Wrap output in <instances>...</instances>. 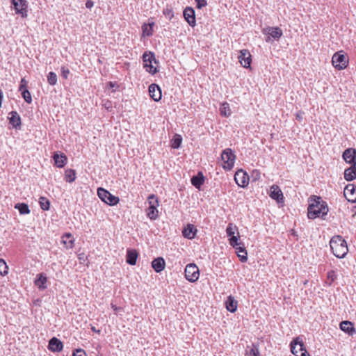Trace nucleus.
Masks as SVG:
<instances>
[{
    "mask_svg": "<svg viewBox=\"0 0 356 356\" xmlns=\"http://www.w3.org/2000/svg\"><path fill=\"white\" fill-rule=\"evenodd\" d=\"M9 123L14 128H20L21 127V118L19 114L15 111H12L9 113L8 116Z\"/></svg>",
    "mask_w": 356,
    "mask_h": 356,
    "instance_id": "nucleus-21",
    "label": "nucleus"
},
{
    "mask_svg": "<svg viewBox=\"0 0 356 356\" xmlns=\"http://www.w3.org/2000/svg\"><path fill=\"white\" fill-rule=\"evenodd\" d=\"M63 345L60 340L53 337L49 341L48 348L52 352H60L63 350Z\"/></svg>",
    "mask_w": 356,
    "mask_h": 356,
    "instance_id": "nucleus-19",
    "label": "nucleus"
},
{
    "mask_svg": "<svg viewBox=\"0 0 356 356\" xmlns=\"http://www.w3.org/2000/svg\"><path fill=\"white\" fill-rule=\"evenodd\" d=\"M60 70H61V75H62V76L64 79H67L68 78L69 74H70V70L67 67H65V66H62Z\"/></svg>",
    "mask_w": 356,
    "mask_h": 356,
    "instance_id": "nucleus-45",
    "label": "nucleus"
},
{
    "mask_svg": "<svg viewBox=\"0 0 356 356\" xmlns=\"http://www.w3.org/2000/svg\"><path fill=\"white\" fill-rule=\"evenodd\" d=\"M143 67L151 74H155L157 72V67H154L152 63H157L154 54L151 51H146L143 55Z\"/></svg>",
    "mask_w": 356,
    "mask_h": 356,
    "instance_id": "nucleus-3",
    "label": "nucleus"
},
{
    "mask_svg": "<svg viewBox=\"0 0 356 356\" xmlns=\"http://www.w3.org/2000/svg\"><path fill=\"white\" fill-rule=\"evenodd\" d=\"M62 243L66 248H72L74 243V238L70 233H65L62 236Z\"/></svg>",
    "mask_w": 356,
    "mask_h": 356,
    "instance_id": "nucleus-28",
    "label": "nucleus"
},
{
    "mask_svg": "<svg viewBox=\"0 0 356 356\" xmlns=\"http://www.w3.org/2000/svg\"><path fill=\"white\" fill-rule=\"evenodd\" d=\"M97 195L104 202L111 206L116 205L120 201L118 197L113 195L103 188H99L97 189Z\"/></svg>",
    "mask_w": 356,
    "mask_h": 356,
    "instance_id": "nucleus-6",
    "label": "nucleus"
},
{
    "mask_svg": "<svg viewBox=\"0 0 356 356\" xmlns=\"http://www.w3.org/2000/svg\"><path fill=\"white\" fill-rule=\"evenodd\" d=\"M109 86L111 87H114L115 86V83L111 81V82H109Z\"/></svg>",
    "mask_w": 356,
    "mask_h": 356,
    "instance_id": "nucleus-58",
    "label": "nucleus"
},
{
    "mask_svg": "<svg viewBox=\"0 0 356 356\" xmlns=\"http://www.w3.org/2000/svg\"><path fill=\"white\" fill-rule=\"evenodd\" d=\"M238 60L243 67L248 68L251 64V54L247 49H242L240 51V54L238 56Z\"/></svg>",
    "mask_w": 356,
    "mask_h": 356,
    "instance_id": "nucleus-12",
    "label": "nucleus"
},
{
    "mask_svg": "<svg viewBox=\"0 0 356 356\" xmlns=\"http://www.w3.org/2000/svg\"><path fill=\"white\" fill-rule=\"evenodd\" d=\"M270 197L272 199L275 200L277 202H282L284 198L282 191L276 185H273L271 186Z\"/></svg>",
    "mask_w": 356,
    "mask_h": 356,
    "instance_id": "nucleus-20",
    "label": "nucleus"
},
{
    "mask_svg": "<svg viewBox=\"0 0 356 356\" xmlns=\"http://www.w3.org/2000/svg\"><path fill=\"white\" fill-rule=\"evenodd\" d=\"M248 354L249 356H260L259 345L257 343H252Z\"/></svg>",
    "mask_w": 356,
    "mask_h": 356,
    "instance_id": "nucleus-35",
    "label": "nucleus"
},
{
    "mask_svg": "<svg viewBox=\"0 0 356 356\" xmlns=\"http://www.w3.org/2000/svg\"><path fill=\"white\" fill-rule=\"evenodd\" d=\"M182 138L180 135L176 134L171 140V147L173 149H178L181 143Z\"/></svg>",
    "mask_w": 356,
    "mask_h": 356,
    "instance_id": "nucleus-33",
    "label": "nucleus"
},
{
    "mask_svg": "<svg viewBox=\"0 0 356 356\" xmlns=\"http://www.w3.org/2000/svg\"><path fill=\"white\" fill-rule=\"evenodd\" d=\"M30 213V210L29 209V206L24 203V214H28Z\"/></svg>",
    "mask_w": 356,
    "mask_h": 356,
    "instance_id": "nucleus-51",
    "label": "nucleus"
},
{
    "mask_svg": "<svg viewBox=\"0 0 356 356\" xmlns=\"http://www.w3.org/2000/svg\"><path fill=\"white\" fill-rule=\"evenodd\" d=\"M8 273V266L3 259H0V274L5 275Z\"/></svg>",
    "mask_w": 356,
    "mask_h": 356,
    "instance_id": "nucleus-40",
    "label": "nucleus"
},
{
    "mask_svg": "<svg viewBox=\"0 0 356 356\" xmlns=\"http://www.w3.org/2000/svg\"><path fill=\"white\" fill-rule=\"evenodd\" d=\"M78 258H79V260L83 263L86 261V259H87V257L85 255L84 253H81L78 255Z\"/></svg>",
    "mask_w": 356,
    "mask_h": 356,
    "instance_id": "nucleus-48",
    "label": "nucleus"
},
{
    "mask_svg": "<svg viewBox=\"0 0 356 356\" xmlns=\"http://www.w3.org/2000/svg\"><path fill=\"white\" fill-rule=\"evenodd\" d=\"M53 159L55 162V165L58 168H63L65 165L67 158L64 154H58L55 153L53 156Z\"/></svg>",
    "mask_w": 356,
    "mask_h": 356,
    "instance_id": "nucleus-24",
    "label": "nucleus"
},
{
    "mask_svg": "<svg viewBox=\"0 0 356 356\" xmlns=\"http://www.w3.org/2000/svg\"><path fill=\"white\" fill-rule=\"evenodd\" d=\"M112 309L117 313L119 310L121 309L120 307H117L116 305L111 304Z\"/></svg>",
    "mask_w": 356,
    "mask_h": 356,
    "instance_id": "nucleus-53",
    "label": "nucleus"
},
{
    "mask_svg": "<svg viewBox=\"0 0 356 356\" xmlns=\"http://www.w3.org/2000/svg\"><path fill=\"white\" fill-rule=\"evenodd\" d=\"M330 246L334 255L338 258L345 257L348 252L347 243L341 236H334L330 241Z\"/></svg>",
    "mask_w": 356,
    "mask_h": 356,
    "instance_id": "nucleus-2",
    "label": "nucleus"
},
{
    "mask_svg": "<svg viewBox=\"0 0 356 356\" xmlns=\"http://www.w3.org/2000/svg\"><path fill=\"white\" fill-rule=\"evenodd\" d=\"M339 327L343 332L347 333L350 336H353L356 333L353 323L349 321H343L341 322Z\"/></svg>",
    "mask_w": 356,
    "mask_h": 356,
    "instance_id": "nucleus-17",
    "label": "nucleus"
},
{
    "mask_svg": "<svg viewBox=\"0 0 356 356\" xmlns=\"http://www.w3.org/2000/svg\"><path fill=\"white\" fill-rule=\"evenodd\" d=\"M2 97H3L2 92L0 90V106H1Z\"/></svg>",
    "mask_w": 356,
    "mask_h": 356,
    "instance_id": "nucleus-56",
    "label": "nucleus"
},
{
    "mask_svg": "<svg viewBox=\"0 0 356 356\" xmlns=\"http://www.w3.org/2000/svg\"><path fill=\"white\" fill-rule=\"evenodd\" d=\"M24 100L30 104L32 102L31 95L29 91L25 88V86L24 85Z\"/></svg>",
    "mask_w": 356,
    "mask_h": 356,
    "instance_id": "nucleus-44",
    "label": "nucleus"
},
{
    "mask_svg": "<svg viewBox=\"0 0 356 356\" xmlns=\"http://www.w3.org/2000/svg\"><path fill=\"white\" fill-rule=\"evenodd\" d=\"M154 24L152 22V24H149V29L147 28V25L145 24L144 26H143L142 29H143V32L145 35H147V36H150L152 35V26L154 25Z\"/></svg>",
    "mask_w": 356,
    "mask_h": 356,
    "instance_id": "nucleus-41",
    "label": "nucleus"
},
{
    "mask_svg": "<svg viewBox=\"0 0 356 356\" xmlns=\"http://www.w3.org/2000/svg\"><path fill=\"white\" fill-rule=\"evenodd\" d=\"M234 248L236 249V252H237L240 261L241 262H245L248 260V253L245 248L244 247V245L242 243L241 245H239Z\"/></svg>",
    "mask_w": 356,
    "mask_h": 356,
    "instance_id": "nucleus-27",
    "label": "nucleus"
},
{
    "mask_svg": "<svg viewBox=\"0 0 356 356\" xmlns=\"http://www.w3.org/2000/svg\"><path fill=\"white\" fill-rule=\"evenodd\" d=\"M356 178V165H352L350 168H347L344 171V179L350 181Z\"/></svg>",
    "mask_w": 356,
    "mask_h": 356,
    "instance_id": "nucleus-23",
    "label": "nucleus"
},
{
    "mask_svg": "<svg viewBox=\"0 0 356 356\" xmlns=\"http://www.w3.org/2000/svg\"><path fill=\"white\" fill-rule=\"evenodd\" d=\"M328 280V284L331 285L337 279L336 273L334 270H330L327 273V275Z\"/></svg>",
    "mask_w": 356,
    "mask_h": 356,
    "instance_id": "nucleus-42",
    "label": "nucleus"
},
{
    "mask_svg": "<svg viewBox=\"0 0 356 356\" xmlns=\"http://www.w3.org/2000/svg\"><path fill=\"white\" fill-rule=\"evenodd\" d=\"M229 244L234 248L239 245H241V242H238V236H232L229 238Z\"/></svg>",
    "mask_w": 356,
    "mask_h": 356,
    "instance_id": "nucleus-43",
    "label": "nucleus"
},
{
    "mask_svg": "<svg viewBox=\"0 0 356 356\" xmlns=\"http://www.w3.org/2000/svg\"><path fill=\"white\" fill-rule=\"evenodd\" d=\"M234 179L240 187H245L248 184V177L243 170L236 172Z\"/></svg>",
    "mask_w": 356,
    "mask_h": 356,
    "instance_id": "nucleus-15",
    "label": "nucleus"
},
{
    "mask_svg": "<svg viewBox=\"0 0 356 356\" xmlns=\"http://www.w3.org/2000/svg\"><path fill=\"white\" fill-rule=\"evenodd\" d=\"M200 271L198 267L195 264L186 265L185 268V277L191 282H195L199 278Z\"/></svg>",
    "mask_w": 356,
    "mask_h": 356,
    "instance_id": "nucleus-8",
    "label": "nucleus"
},
{
    "mask_svg": "<svg viewBox=\"0 0 356 356\" xmlns=\"http://www.w3.org/2000/svg\"><path fill=\"white\" fill-rule=\"evenodd\" d=\"M302 114L303 113L302 112L297 113L296 115V119L298 120L299 121L302 120Z\"/></svg>",
    "mask_w": 356,
    "mask_h": 356,
    "instance_id": "nucleus-52",
    "label": "nucleus"
},
{
    "mask_svg": "<svg viewBox=\"0 0 356 356\" xmlns=\"http://www.w3.org/2000/svg\"><path fill=\"white\" fill-rule=\"evenodd\" d=\"M23 5H24V13H25V6H26V1L24 0V3H23ZM25 17V13H24V17Z\"/></svg>",
    "mask_w": 356,
    "mask_h": 356,
    "instance_id": "nucleus-57",
    "label": "nucleus"
},
{
    "mask_svg": "<svg viewBox=\"0 0 356 356\" xmlns=\"http://www.w3.org/2000/svg\"><path fill=\"white\" fill-rule=\"evenodd\" d=\"M262 33L267 35L266 41L269 42L273 40H279L283 35L282 30L277 26H268L262 30Z\"/></svg>",
    "mask_w": 356,
    "mask_h": 356,
    "instance_id": "nucleus-7",
    "label": "nucleus"
},
{
    "mask_svg": "<svg viewBox=\"0 0 356 356\" xmlns=\"http://www.w3.org/2000/svg\"><path fill=\"white\" fill-rule=\"evenodd\" d=\"M197 229L193 224H188L186 227H185L182 230V234L184 237L188 238V239H193L195 238L196 233H197Z\"/></svg>",
    "mask_w": 356,
    "mask_h": 356,
    "instance_id": "nucleus-18",
    "label": "nucleus"
},
{
    "mask_svg": "<svg viewBox=\"0 0 356 356\" xmlns=\"http://www.w3.org/2000/svg\"><path fill=\"white\" fill-rule=\"evenodd\" d=\"M76 179V171L73 169H67L65 172V180L67 182L72 183Z\"/></svg>",
    "mask_w": 356,
    "mask_h": 356,
    "instance_id": "nucleus-32",
    "label": "nucleus"
},
{
    "mask_svg": "<svg viewBox=\"0 0 356 356\" xmlns=\"http://www.w3.org/2000/svg\"><path fill=\"white\" fill-rule=\"evenodd\" d=\"M19 91L22 92V79H21L19 84Z\"/></svg>",
    "mask_w": 356,
    "mask_h": 356,
    "instance_id": "nucleus-54",
    "label": "nucleus"
},
{
    "mask_svg": "<svg viewBox=\"0 0 356 356\" xmlns=\"http://www.w3.org/2000/svg\"><path fill=\"white\" fill-rule=\"evenodd\" d=\"M332 65L337 70H343L346 68L348 64L344 54H341L339 52L335 53L332 58Z\"/></svg>",
    "mask_w": 356,
    "mask_h": 356,
    "instance_id": "nucleus-10",
    "label": "nucleus"
},
{
    "mask_svg": "<svg viewBox=\"0 0 356 356\" xmlns=\"http://www.w3.org/2000/svg\"><path fill=\"white\" fill-rule=\"evenodd\" d=\"M236 156L229 148L223 150L221 154L222 161L224 163L223 168L225 169H232L234 164Z\"/></svg>",
    "mask_w": 356,
    "mask_h": 356,
    "instance_id": "nucleus-9",
    "label": "nucleus"
},
{
    "mask_svg": "<svg viewBox=\"0 0 356 356\" xmlns=\"http://www.w3.org/2000/svg\"><path fill=\"white\" fill-rule=\"evenodd\" d=\"M12 3L17 13H22V0H12Z\"/></svg>",
    "mask_w": 356,
    "mask_h": 356,
    "instance_id": "nucleus-38",
    "label": "nucleus"
},
{
    "mask_svg": "<svg viewBox=\"0 0 356 356\" xmlns=\"http://www.w3.org/2000/svg\"><path fill=\"white\" fill-rule=\"evenodd\" d=\"M237 230V227L236 225H233L232 223H229L226 229V232L228 236L232 237L234 236L235 231Z\"/></svg>",
    "mask_w": 356,
    "mask_h": 356,
    "instance_id": "nucleus-39",
    "label": "nucleus"
},
{
    "mask_svg": "<svg viewBox=\"0 0 356 356\" xmlns=\"http://www.w3.org/2000/svg\"><path fill=\"white\" fill-rule=\"evenodd\" d=\"M47 82L51 86L56 85L57 83L56 74L53 72H50L47 75Z\"/></svg>",
    "mask_w": 356,
    "mask_h": 356,
    "instance_id": "nucleus-36",
    "label": "nucleus"
},
{
    "mask_svg": "<svg viewBox=\"0 0 356 356\" xmlns=\"http://www.w3.org/2000/svg\"><path fill=\"white\" fill-rule=\"evenodd\" d=\"M195 2L197 3L196 7L198 9H201L207 5V2L206 0H195Z\"/></svg>",
    "mask_w": 356,
    "mask_h": 356,
    "instance_id": "nucleus-47",
    "label": "nucleus"
},
{
    "mask_svg": "<svg viewBox=\"0 0 356 356\" xmlns=\"http://www.w3.org/2000/svg\"><path fill=\"white\" fill-rule=\"evenodd\" d=\"M204 181V177L201 172L191 178V184L197 189H200Z\"/></svg>",
    "mask_w": 356,
    "mask_h": 356,
    "instance_id": "nucleus-26",
    "label": "nucleus"
},
{
    "mask_svg": "<svg viewBox=\"0 0 356 356\" xmlns=\"http://www.w3.org/2000/svg\"><path fill=\"white\" fill-rule=\"evenodd\" d=\"M91 330L95 332H97V333H99L100 332V330H96V328L95 327H92Z\"/></svg>",
    "mask_w": 356,
    "mask_h": 356,
    "instance_id": "nucleus-55",
    "label": "nucleus"
},
{
    "mask_svg": "<svg viewBox=\"0 0 356 356\" xmlns=\"http://www.w3.org/2000/svg\"><path fill=\"white\" fill-rule=\"evenodd\" d=\"M163 13L165 17L169 19H171L174 17L173 10L168 6L163 8Z\"/></svg>",
    "mask_w": 356,
    "mask_h": 356,
    "instance_id": "nucleus-37",
    "label": "nucleus"
},
{
    "mask_svg": "<svg viewBox=\"0 0 356 356\" xmlns=\"http://www.w3.org/2000/svg\"><path fill=\"white\" fill-rule=\"evenodd\" d=\"M47 277L40 273L38 275V278L35 280V284L40 290H44L47 288Z\"/></svg>",
    "mask_w": 356,
    "mask_h": 356,
    "instance_id": "nucleus-29",
    "label": "nucleus"
},
{
    "mask_svg": "<svg viewBox=\"0 0 356 356\" xmlns=\"http://www.w3.org/2000/svg\"><path fill=\"white\" fill-rule=\"evenodd\" d=\"M147 201L149 204V207L146 211L147 216L150 220H156L159 216V211L157 209V207L159 205V200L156 198V195L152 194L148 197Z\"/></svg>",
    "mask_w": 356,
    "mask_h": 356,
    "instance_id": "nucleus-4",
    "label": "nucleus"
},
{
    "mask_svg": "<svg viewBox=\"0 0 356 356\" xmlns=\"http://www.w3.org/2000/svg\"><path fill=\"white\" fill-rule=\"evenodd\" d=\"M165 266V262L163 258L157 257L152 261V267L156 273L161 272Z\"/></svg>",
    "mask_w": 356,
    "mask_h": 356,
    "instance_id": "nucleus-22",
    "label": "nucleus"
},
{
    "mask_svg": "<svg viewBox=\"0 0 356 356\" xmlns=\"http://www.w3.org/2000/svg\"><path fill=\"white\" fill-rule=\"evenodd\" d=\"M309 204L307 208V217L309 219L321 218L325 216L329 211L327 204L323 201L321 197L313 195L310 198Z\"/></svg>",
    "mask_w": 356,
    "mask_h": 356,
    "instance_id": "nucleus-1",
    "label": "nucleus"
},
{
    "mask_svg": "<svg viewBox=\"0 0 356 356\" xmlns=\"http://www.w3.org/2000/svg\"><path fill=\"white\" fill-rule=\"evenodd\" d=\"M15 207L19 211L20 214H22V203H17Z\"/></svg>",
    "mask_w": 356,
    "mask_h": 356,
    "instance_id": "nucleus-50",
    "label": "nucleus"
},
{
    "mask_svg": "<svg viewBox=\"0 0 356 356\" xmlns=\"http://www.w3.org/2000/svg\"><path fill=\"white\" fill-rule=\"evenodd\" d=\"M343 159L348 163L356 165V149L354 148H348L343 153Z\"/></svg>",
    "mask_w": 356,
    "mask_h": 356,
    "instance_id": "nucleus-13",
    "label": "nucleus"
},
{
    "mask_svg": "<svg viewBox=\"0 0 356 356\" xmlns=\"http://www.w3.org/2000/svg\"><path fill=\"white\" fill-rule=\"evenodd\" d=\"M290 346L291 350L295 356H310L305 348L304 342L300 337L293 339Z\"/></svg>",
    "mask_w": 356,
    "mask_h": 356,
    "instance_id": "nucleus-5",
    "label": "nucleus"
},
{
    "mask_svg": "<svg viewBox=\"0 0 356 356\" xmlns=\"http://www.w3.org/2000/svg\"><path fill=\"white\" fill-rule=\"evenodd\" d=\"M149 94L155 102H159L162 97L161 88L155 83H152L149 86Z\"/></svg>",
    "mask_w": 356,
    "mask_h": 356,
    "instance_id": "nucleus-16",
    "label": "nucleus"
},
{
    "mask_svg": "<svg viewBox=\"0 0 356 356\" xmlns=\"http://www.w3.org/2000/svg\"><path fill=\"white\" fill-rule=\"evenodd\" d=\"M344 196L349 202H356V186L349 184L344 188Z\"/></svg>",
    "mask_w": 356,
    "mask_h": 356,
    "instance_id": "nucleus-14",
    "label": "nucleus"
},
{
    "mask_svg": "<svg viewBox=\"0 0 356 356\" xmlns=\"http://www.w3.org/2000/svg\"><path fill=\"white\" fill-rule=\"evenodd\" d=\"M183 16L188 24L194 27L196 25L195 13L192 7H186L183 11Z\"/></svg>",
    "mask_w": 356,
    "mask_h": 356,
    "instance_id": "nucleus-11",
    "label": "nucleus"
},
{
    "mask_svg": "<svg viewBox=\"0 0 356 356\" xmlns=\"http://www.w3.org/2000/svg\"><path fill=\"white\" fill-rule=\"evenodd\" d=\"M225 305L229 312L232 313L236 312L237 309V301H236L233 297L229 296L225 302Z\"/></svg>",
    "mask_w": 356,
    "mask_h": 356,
    "instance_id": "nucleus-30",
    "label": "nucleus"
},
{
    "mask_svg": "<svg viewBox=\"0 0 356 356\" xmlns=\"http://www.w3.org/2000/svg\"><path fill=\"white\" fill-rule=\"evenodd\" d=\"M220 113L224 117H229L232 114L229 104L227 102H223L220 107Z\"/></svg>",
    "mask_w": 356,
    "mask_h": 356,
    "instance_id": "nucleus-31",
    "label": "nucleus"
},
{
    "mask_svg": "<svg viewBox=\"0 0 356 356\" xmlns=\"http://www.w3.org/2000/svg\"><path fill=\"white\" fill-rule=\"evenodd\" d=\"M93 6H94V2L91 0H88L86 3V6L87 8L90 9L91 8L93 7Z\"/></svg>",
    "mask_w": 356,
    "mask_h": 356,
    "instance_id": "nucleus-49",
    "label": "nucleus"
},
{
    "mask_svg": "<svg viewBox=\"0 0 356 356\" xmlns=\"http://www.w3.org/2000/svg\"><path fill=\"white\" fill-rule=\"evenodd\" d=\"M138 254L136 250H128L127 252V262L131 266L136 264Z\"/></svg>",
    "mask_w": 356,
    "mask_h": 356,
    "instance_id": "nucleus-25",
    "label": "nucleus"
},
{
    "mask_svg": "<svg viewBox=\"0 0 356 356\" xmlns=\"http://www.w3.org/2000/svg\"><path fill=\"white\" fill-rule=\"evenodd\" d=\"M39 203L40 205V207L44 211H48L50 207V202L49 200L44 197H40Z\"/></svg>",
    "mask_w": 356,
    "mask_h": 356,
    "instance_id": "nucleus-34",
    "label": "nucleus"
},
{
    "mask_svg": "<svg viewBox=\"0 0 356 356\" xmlns=\"http://www.w3.org/2000/svg\"><path fill=\"white\" fill-rule=\"evenodd\" d=\"M73 356H87L84 350L78 348L73 351Z\"/></svg>",
    "mask_w": 356,
    "mask_h": 356,
    "instance_id": "nucleus-46",
    "label": "nucleus"
}]
</instances>
